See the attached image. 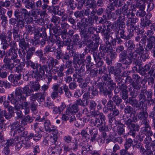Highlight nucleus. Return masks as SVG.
Instances as JSON below:
<instances>
[{"instance_id": "nucleus-60", "label": "nucleus", "mask_w": 155, "mask_h": 155, "mask_svg": "<svg viewBox=\"0 0 155 155\" xmlns=\"http://www.w3.org/2000/svg\"><path fill=\"white\" fill-rule=\"evenodd\" d=\"M106 106L109 108L110 111L113 110V109L116 107V106L114 104L113 101L111 100H109L107 102Z\"/></svg>"}, {"instance_id": "nucleus-5", "label": "nucleus", "mask_w": 155, "mask_h": 155, "mask_svg": "<svg viewBox=\"0 0 155 155\" xmlns=\"http://www.w3.org/2000/svg\"><path fill=\"white\" fill-rule=\"evenodd\" d=\"M26 66L27 67H31L34 70L32 75L35 78L40 79L45 74L44 69L43 68V65L41 64L35 63L31 60H28L26 61Z\"/></svg>"}, {"instance_id": "nucleus-35", "label": "nucleus", "mask_w": 155, "mask_h": 155, "mask_svg": "<svg viewBox=\"0 0 155 155\" xmlns=\"http://www.w3.org/2000/svg\"><path fill=\"white\" fill-rule=\"evenodd\" d=\"M100 52H99V56L102 58H105L106 54L107 53V50L106 49L104 45H102L99 48Z\"/></svg>"}, {"instance_id": "nucleus-3", "label": "nucleus", "mask_w": 155, "mask_h": 155, "mask_svg": "<svg viewBox=\"0 0 155 155\" xmlns=\"http://www.w3.org/2000/svg\"><path fill=\"white\" fill-rule=\"evenodd\" d=\"M27 14V9L25 8L16 9L14 13L15 18H12L10 19V24L12 25L16 24V26L22 29L25 27V24L23 16L25 17Z\"/></svg>"}, {"instance_id": "nucleus-32", "label": "nucleus", "mask_w": 155, "mask_h": 155, "mask_svg": "<svg viewBox=\"0 0 155 155\" xmlns=\"http://www.w3.org/2000/svg\"><path fill=\"white\" fill-rule=\"evenodd\" d=\"M30 87L33 90V92L37 91L40 88V85L38 82L37 81H30Z\"/></svg>"}, {"instance_id": "nucleus-57", "label": "nucleus", "mask_w": 155, "mask_h": 155, "mask_svg": "<svg viewBox=\"0 0 155 155\" xmlns=\"http://www.w3.org/2000/svg\"><path fill=\"white\" fill-rule=\"evenodd\" d=\"M128 90L121 91L120 92V95L122 99L124 100H126L128 99Z\"/></svg>"}, {"instance_id": "nucleus-19", "label": "nucleus", "mask_w": 155, "mask_h": 155, "mask_svg": "<svg viewBox=\"0 0 155 155\" xmlns=\"http://www.w3.org/2000/svg\"><path fill=\"white\" fill-rule=\"evenodd\" d=\"M11 3L9 0H6L5 2L0 1V16L5 15L6 13V10L4 7L8 8L11 5Z\"/></svg>"}, {"instance_id": "nucleus-2", "label": "nucleus", "mask_w": 155, "mask_h": 155, "mask_svg": "<svg viewBox=\"0 0 155 155\" xmlns=\"http://www.w3.org/2000/svg\"><path fill=\"white\" fill-rule=\"evenodd\" d=\"M23 94L21 87H18L15 89L14 94L12 93L8 96V99L14 105L15 110H19L21 107L23 109L28 107V103L25 101L26 98Z\"/></svg>"}, {"instance_id": "nucleus-1", "label": "nucleus", "mask_w": 155, "mask_h": 155, "mask_svg": "<svg viewBox=\"0 0 155 155\" xmlns=\"http://www.w3.org/2000/svg\"><path fill=\"white\" fill-rule=\"evenodd\" d=\"M10 45L11 48L7 51V56L10 57V58L6 57L4 58L3 61L5 64L3 66L7 69L12 71V69L20 63V60L17 58L18 48L16 42L14 41H12L10 42Z\"/></svg>"}, {"instance_id": "nucleus-41", "label": "nucleus", "mask_w": 155, "mask_h": 155, "mask_svg": "<svg viewBox=\"0 0 155 155\" xmlns=\"http://www.w3.org/2000/svg\"><path fill=\"white\" fill-rule=\"evenodd\" d=\"M140 131L142 133H146L147 135L152 136L153 135V133L151 130L150 126L144 127L141 128Z\"/></svg>"}, {"instance_id": "nucleus-14", "label": "nucleus", "mask_w": 155, "mask_h": 155, "mask_svg": "<svg viewBox=\"0 0 155 155\" xmlns=\"http://www.w3.org/2000/svg\"><path fill=\"white\" fill-rule=\"evenodd\" d=\"M148 71L147 74L150 76L152 75L155 72V65H153L151 67L150 65L147 64L142 68L139 71L140 74L142 76L147 75V72Z\"/></svg>"}, {"instance_id": "nucleus-9", "label": "nucleus", "mask_w": 155, "mask_h": 155, "mask_svg": "<svg viewBox=\"0 0 155 155\" xmlns=\"http://www.w3.org/2000/svg\"><path fill=\"white\" fill-rule=\"evenodd\" d=\"M80 34L82 39L84 41L88 40L90 39L88 34H93L95 28L91 26H88L86 25H84L81 28L79 29Z\"/></svg>"}, {"instance_id": "nucleus-23", "label": "nucleus", "mask_w": 155, "mask_h": 155, "mask_svg": "<svg viewBox=\"0 0 155 155\" xmlns=\"http://www.w3.org/2000/svg\"><path fill=\"white\" fill-rule=\"evenodd\" d=\"M140 111L138 114V118L140 120H142L147 119L148 114L147 111L146 109H144V107H142L139 108Z\"/></svg>"}, {"instance_id": "nucleus-59", "label": "nucleus", "mask_w": 155, "mask_h": 155, "mask_svg": "<svg viewBox=\"0 0 155 155\" xmlns=\"http://www.w3.org/2000/svg\"><path fill=\"white\" fill-rule=\"evenodd\" d=\"M82 65L79 69H76L75 70V72H77V73L84 74V72L85 70V64H81Z\"/></svg>"}, {"instance_id": "nucleus-38", "label": "nucleus", "mask_w": 155, "mask_h": 155, "mask_svg": "<svg viewBox=\"0 0 155 155\" xmlns=\"http://www.w3.org/2000/svg\"><path fill=\"white\" fill-rule=\"evenodd\" d=\"M54 43L51 41L49 42V44L46 46L44 49L45 53H48L49 52H53L55 49V48L53 46Z\"/></svg>"}, {"instance_id": "nucleus-61", "label": "nucleus", "mask_w": 155, "mask_h": 155, "mask_svg": "<svg viewBox=\"0 0 155 155\" xmlns=\"http://www.w3.org/2000/svg\"><path fill=\"white\" fill-rule=\"evenodd\" d=\"M108 71L110 73L116 75L117 74V70L115 68L114 66H110L108 67Z\"/></svg>"}, {"instance_id": "nucleus-52", "label": "nucleus", "mask_w": 155, "mask_h": 155, "mask_svg": "<svg viewBox=\"0 0 155 155\" xmlns=\"http://www.w3.org/2000/svg\"><path fill=\"white\" fill-rule=\"evenodd\" d=\"M86 54V53L80 54L79 61L78 62V64H84L85 61V56Z\"/></svg>"}, {"instance_id": "nucleus-11", "label": "nucleus", "mask_w": 155, "mask_h": 155, "mask_svg": "<svg viewBox=\"0 0 155 155\" xmlns=\"http://www.w3.org/2000/svg\"><path fill=\"white\" fill-rule=\"evenodd\" d=\"M80 42V39L78 34L74 35L72 37V40L68 37L67 40L65 41L64 44L67 45V49H74V46Z\"/></svg>"}, {"instance_id": "nucleus-31", "label": "nucleus", "mask_w": 155, "mask_h": 155, "mask_svg": "<svg viewBox=\"0 0 155 155\" xmlns=\"http://www.w3.org/2000/svg\"><path fill=\"white\" fill-rule=\"evenodd\" d=\"M23 91H22L23 93V95L25 94V97L26 98L27 97L31 95V94L33 93V90L31 89V88L29 87V86L28 85L25 86L22 89Z\"/></svg>"}, {"instance_id": "nucleus-24", "label": "nucleus", "mask_w": 155, "mask_h": 155, "mask_svg": "<svg viewBox=\"0 0 155 155\" xmlns=\"http://www.w3.org/2000/svg\"><path fill=\"white\" fill-rule=\"evenodd\" d=\"M116 125L117 126V132L119 135L123 134L125 132V124H124L121 123L120 121L118 120L116 122Z\"/></svg>"}, {"instance_id": "nucleus-17", "label": "nucleus", "mask_w": 155, "mask_h": 155, "mask_svg": "<svg viewBox=\"0 0 155 155\" xmlns=\"http://www.w3.org/2000/svg\"><path fill=\"white\" fill-rule=\"evenodd\" d=\"M130 2H127V4H125L122 8L123 15L127 16V18L130 17V15H132L133 10L135 9H132L133 7H130Z\"/></svg>"}, {"instance_id": "nucleus-12", "label": "nucleus", "mask_w": 155, "mask_h": 155, "mask_svg": "<svg viewBox=\"0 0 155 155\" xmlns=\"http://www.w3.org/2000/svg\"><path fill=\"white\" fill-rule=\"evenodd\" d=\"M130 93L131 97L129 98V104L134 108H140L141 104H143L144 103H141L140 101L139 102L135 98L138 95V92H137L134 91H131L130 90Z\"/></svg>"}, {"instance_id": "nucleus-26", "label": "nucleus", "mask_w": 155, "mask_h": 155, "mask_svg": "<svg viewBox=\"0 0 155 155\" xmlns=\"http://www.w3.org/2000/svg\"><path fill=\"white\" fill-rule=\"evenodd\" d=\"M21 1L26 8L32 9L35 8V3L31 1L30 0H21Z\"/></svg>"}, {"instance_id": "nucleus-48", "label": "nucleus", "mask_w": 155, "mask_h": 155, "mask_svg": "<svg viewBox=\"0 0 155 155\" xmlns=\"http://www.w3.org/2000/svg\"><path fill=\"white\" fill-rule=\"evenodd\" d=\"M106 30V27L105 25L99 26L95 28V31L97 33H101L103 34L105 32Z\"/></svg>"}, {"instance_id": "nucleus-54", "label": "nucleus", "mask_w": 155, "mask_h": 155, "mask_svg": "<svg viewBox=\"0 0 155 155\" xmlns=\"http://www.w3.org/2000/svg\"><path fill=\"white\" fill-rule=\"evenodd\" d=\"M60 38L58 37L56 38V39L55 40V42L58 44V46L59 48H60L61 47H63V46H67V45H65L64 44L65 41L67 40V38L63 39V41H61L59 40Z\"/></svg>"}, {"instance_id": "nucleus-25", "label": "nucleus", "mask_w": 155, "mask_h": 155, "mask_svg": "<svg viewBox=\"0 0 155 155\" xmlns=\"http://www.w3.org/2000/svg\"><path fill=\"white\" fill-rule=\"evenodd\" d=\"M29 43L25 41V39L22 38L19 41L18 45L19 47L21 49V51L22 52L25 53V50L30 46Z\"/></svg>"}, {"instance_id": "nucleus-53", "label": "nucleus", "mask_w": 155, "mask_h": 155, "mask_svg": "<svg viewBox=\"0 0 155 155\" xmlns=\"http://www.w3.org/2000/svg\"><path fill=\"white\" fill-rule=\"evenodd\" d=\"M144 0H135V2L136 3L135 5H131L130 7L132 8L133 7V8L132 9H135L136 8H138L139 7L140 5L143 4V2Z\"/></svg>"}, {"instance_id": "nucleus-36", "label": "nucleus", "mask_w": 155, "mask_h": 155, "mask_svg": "<svg viewBox=\"0 0 155 155\" xmlns=\"http://www.w3.org/2000/svg\"><path fill=\"white\" fill-rule=\"evenodd\" d=\"M132 87H129L128 89V91L130 92V90L131 91H134L137 92H138V91L139 90L141 87V85L138 82H134L131 85Z\"/></svg>"}, {"instance_id": "nucleus-39", "label": "nucleus", "mask_w": 155, "mask_h": 155, "mask_svg": "<svg viewBox=\"0 0 155 155\" xmlns=\"http://www.w3.org/2000/svg\"><path fill=\"white\" fill-rule=\"evenodd\" d=\"M94 126L97 127L99 129V130L101 131H104L107 129L105 124L103 122L102 123L100 120Z\"/></svg>"}, {"instance_id": "nucleus-42", "label": "nucleus", "mask_w": 155, "mask_h": 155, "mask_svg": "<svg viewBox=\"0 0 155 155\" xmlns=\"http://www.w3.org/2000/svg\"><path fill=\"white\" fill-rule=\"evenodd\" d=\"M20 138V137L19 140L17 141L14 144V149L17 151H18L20 150L22 144H25V141H24L23 140H21Z\"/></svg>"}, {"instance_id": "nucleus-43", "label": "nucleus", "mask_w": 155, "mask_h": 155, "mask_svg": "<svg viewBox=\"0 0 155 155\" xmlns=\"http://www.w3.org/2000/svg\"><path fill=\"white\" fill-rule=\"evenodd\" d=\"M25 64L23 63H21L19 65L15 67V72L18 73H22V71L25 69L24 68Z\"/></svg>"}, {"instance_id": "nucleus-29", "label": "nucleus", "mask_w": 155, "mask_h": 155, "mask_svg": "<svg viewBox=\"0 0 155 155\" xmlns=\"http://www.w3.org/2000/svg\"><path fill=\"white\" fill-rule=\"evenodd\" d=\"M35 8L32 9L29 11V12L27 10L28 14L26 15V16L25 17V18H26L27 16L31 15L33 17H37L40 14V9L39 8L35 9Z\"/></svg>"}, {"instance_id": "nucleus-4", "label": "nucleus", "mask_w": 155, "mask_h": 155, "mask_svg": "<svg viewBox=\"0 0 155 155\" xmlns=\"http://www.w3.org/2000/svg\"><path fill=\"white\" fill-rule=\"evenodd\" d=\"M138 119L137 115L135 114H133L132 119L128 117L123 118L125 124L127 126V129L130 130L128 134L133 138H135L137 132L139 130L140 127L139 125L133 123L137 122Z\"/></svg>"}, {"instance_id": "nucleus-44", "label": "nucleus", "mask_w": 155, "mask_h": 155, "mask_svg": "<svg viewBox=\"0 0 155 155\" xmlns=\"http://www.w3.org/2000/svg\"><path fill=\"white\" fill-rule=\"evenodd\" d=\"M133 141L131 138H128L126 139V141L124 144L125 149H128L133 145Z\"/></svg>"}, {"instance_id": "nucleus-62", "label": "nucleus", "mask_w": 155, "mask_h": 155, "mask_svg": "<svg viewBox=\"0 0 155 155\" xmlns=\"http://www.w3.org/2000/svg\"><path fill=\"white\" fill-rule=\"evenodd\" d=\"M21 125L20 121L15 122L11 125V129L12 130H16Z\"/></svg>"}, {"instance_id": "nucleus-21", "label": "nucleus", "mask_w": 155, "mask_h": 155, "mask_svg": "<svg viewBox=\"0 0 155 155\" xmlns=\"http://www.w3.org/2000/svg\"><path fill=\"white\" fill-rule=\"evenodd\" d=\"M94 20L91 17L89 16L85 19V22L82 23L80 22L77 23V25L78 28H81L84 25H86L88 26H91L94 22Z\"/></svg>"}, {"instance_id": "nucleus-40", "label": "nucleus", "mask_w": 155, "mask_h": 155, "mask_svg": "<svg viewBox=\"0 0 155 155\" xmlns=\"http://www.w3.org/2000/svg\"><path fill=\"white\" fill-rule=\"evenodd\" d=\"M110 3L115 5L116 8L121 7L124 4L123 0H109Z\"/></svg>"}, {"instance_id": "nucleus-56", "label": "nucleus", "mask_w": 155, "mask_h": 155, "mask_svg": "<svg viewBox=\"0 0 155 155\" xmlns=\"http://www.w3.org/2000/svg\"><path fill=\"white\" fill-rule=\"evenodd\" d=\"M133 108L130 106H126L124 109V111L125 113L127 114H131L132 115V112L133 110Z\"/></svg>"}, {"instance_id": "nucleus-6", "label": "nucleus", "mask_w": 155, "mask_h": 155, "mask_svg": "<svg viewBox=\"0 0 155 155\" xmlns=\"http://www.w3.org/2000/svg\"><path fill=\"white\" fill-rule=\"evenodd\" d=\"M138 55L135 51H129L128 55L127 51H124L119 55V61L125 65H129L132 62V59L136 60Z\"/></svg>"}, {"instance_id": "nucleus-20", "label": "nucleus", "mask_w": 155, "mask_h": 155, "mask_svg": "<svg viewBox=\"0 0 155 155\" xmlns=\"http://www.w3.org/2000/svg\"><path fill=\"white\" fill-rule=\"evenodd\" d=\"M79 110V108L75 103L73 104L69 107H68L66 111L67 115H71L72 114H74L78 112Z\"/></svg>"}, {"instance_id": "nucleus-33", "label": "nucleus", "mask_w": 155, "mask_h": 155, "mask_svg": "<svg viewBox=\"0 0 155 155\" xmlns=\"http://www.w3.org/2000/svg\"><path fill=\"white\" fill-rule=\"evenodd\" d=\"M130 31L129 34L127 35L124 30H122L120 32V38L126 41L128 40L133 36V34Z\"/></svg>"}, {"instance_id": "nucleus-28", "label": "nucleus", "mask_w": 155, "mask_h": 155, "mask_svg": "<svg viewBox=\"0 0 155 155\" xmlns=\"http://www.w3.org/2000/svg\"><path fill=\"white\" fill-rule=\"evenodd\" d=\"M128 20L127 21L126 25L128 26H130V28L132 29L134 28V30L135 29L134 24L138 21V19L137 18H133L129 17Z\"/></svg>"}, {"instance_id": "nucleus-8", "label": "nucleus", "mask_w": 155, "mask_h": 155, "mask_svg": "<svg viewBox=\"0 0 155 155\" xmlns=\"http://www.w3.org/2000/svg\"><path fill=\"white\" fill-rule=\"evenodd\" d=\"M115 84L113 82V80H109L107 81L105 84L104 83H101L98 85V87L100 90V92L104 95H108L109 98H111V94L112 91L114 89Z\"/></svg>"}, {"instance_id": "nucleus-34", "label": "nucleus", "mask_w": 155, "mask_h": 155, "mask_svg": "<svg viewBox=\"0 0 155 155\" xmlns=\"http://www.w3.org/2000/svg\"><path fill=\"white\" fill-rule=\"evenodd\" d=\"M51 21L56 27H59L58 25L61 24V19L60 17L53 15L51 18Z\"/></svg>"}, {"instance_id": "nucleus-51", "label": "nucleus", "mask_w": 155, "mask_h": 155, "mask_svg": "<svg viewBox=\"0 0 155 155\" xmlns=\"http://www.w3.org/2000/svg\"><path fill=\"white\" fill-rule=\"evenodd\" d=\"M84 10L81 11H77L74 13V15L76 18H82L84 17Z\"/></svg>"}, {"instance_id": "nucleus-47", "label": "nucleus", "mask_w": 155, "mask_h": 155, "mask_svg": "<svg viewBox=\"0 0 155 155\" xmlns=\"http://www.w3.org/2000/svg\"><path fill=\"white\" fill-rule=\"evenodd\" d=\"M84 2L85 5L88 7L94 8L96 7L95 4L92 0H85Z\"/></svg>"}, {"instance_id": "nucleus-37", "label": "nucleus", "mask_w": 155, "mask_h": 155, "mask_svg": "<svg viewBox=\"0 0 155 155\" xmlns=\"http://www.w3.org/2000/svg\"><path fill=\"white\" fill-rule=\"evenodd\" d=\"M20 137L18 136H16L14 137H13L12 139L10 140H7L6 143L5 144V146H6L9 147V146H11L13 144H15L17 141L19 140Z\"/></svg>"}, {"instance_id": "nucleus-15", "label": "nucleus", "mask_w": 155, "mask_h": 155, "mask_svg": "<svg viewBox=\"0 0 155 155\" xmlns=\"http://www.w3.org/2000/svg\"><path fill=\"white\" fill-rule=\"evenodd\" d=\"M59 86V84H56L52 87L53 91L51 94V97L53 99H55L58 97L59 93L61 94L63 93L62 87H60Z\"/></svg>"}, {"instance_id": "nucleus-63", "label": "nucleus", "mask_w": 155, "mask_h": 155, "mask_svg": "<svg viewBox=\"0 0 155 155\" xmlns=\"http://www.w3.org/2000/svg\"><path fill=\"white\" fill-rule=\"evenodd\" d=\"M91 57L90 55H88L86 58H85V62L87 63L86 66L87 70H88V69L90 68V67L92 66V65H91L90 66H89L91 64Z\"/></svg>"}, {"instance_id": "nucleus-22", "label": "nucleus", "mask_w": 155, "mask_h": 155, "mask_svg": "<svg viewBox=\"0 0 155 155\" xmlns=\"http://www.w3.org/2000/svg\"><path fill=\"white\" fill-rule=\"evenodd\" d=\"M84 41L86 42L87 45L91 51H95L98 47L99 44L97 42L94 43L90 39H88V40Z\"/></svg>"}, {"instance_id": "nucleus-7", "label": "nucleus", "mask_w": 155, "mask_h": 155, "mask_svg": "<svg viewBox=\"0 0 155 155\" xmlns=\"http://www.w3.org/2000/svg\"><path fill=\"white\" fill-rule=\"evenodd\" d=\"M150 27V29L147 30L146 33L148 37L146 46L147 51L151 50L153 46L155 45V24H152Z\"/></svg>"}, {"instance_id": "nucleus-58", "label": "nucleus", "mask_w": 155, "mask_h": 155, "mask_svg": "<svg viewBox=\"0 0 155 155\" xmlns=\"http://www.w3.org/2000/svg\"><path fill=\"white\" fill-rule=\"evenodd\" d=\"M34 54L36 55L41 60H45V58H43L42 57L43 56V51L42 50H37L34 53Z\"/></svg>"}, {"instance_id": "nucleus-49", "label": "nucleus", "mask_w": 155, "mask_h": 155, "mask_svg": "<svg viewBox=\"0 0 155 155\" xmlns=\"http://www.w3.org/2000/svg\"><path fill=\"white\" fill-rule=\"evenodd\" d=\"M112 101L115 104L118 106L122 102V100L120 97H119L118 95H114L112 98Z\"/></svg>"}, {"instance_id": "nucleus-16", "label": "nucleus", "mask_w": 155, "mask_h": 155, "mask_svg": "<svg viewBox=\"0 0 155 155\" xmlns=\"http://www.w3.org/2000/svg\"><path fill=\"white\" fill-rule=\"evenodd\" d=\"M22 73H18L15 74L14 75L11 74L8 77V79L9 81L15 85H17L18 84V81L20 80L22 76H23Z\"/></svg>"}, {"instance_id": "nucleus-46", "label": "nucleus", "mask_w": 155, "mask_h": 155, "mask_svg": "<svg viewBox=\"0 0 155 155\" xmlns=\"http://www.w3.org/2000/svg\"><path fill=\"white\" fill-rule=\"evenodd\" d=\"M25 30L27 34H32L33 31L35 29V27L32 26L30 24H27L25 26Z\"/></svg>"}, {"instance_id": "nucleus-10", "label": "nucleus", "mask_w": 155, "mask_h": 155, "mask_svg": "<svg viewBox=\"0 0 155 155\" xmlns=\"http://www.w3.org/2000/svg\"><path fill=\"white\" fill-rule=\"evenodd\" d=\"M153 92L151 89L147 90L145 87H142L140 91L139 94L138 95L139 101L140 103H144L147 100L146 97L148 99L152 97Z\"/></svg>"}, {"instance_id": "nucleus-55", "label": "nucleus", "mask_w": 155, "mask_h": 155, "mask_svg": "<svg viewBox=\"0 0 155 155\" xmlns=\"http://www.w3.org/2000/svg\"><path fill=\"white\" fill-rule=\"evenodd\" d=\"M44 125L45 130L47 131L50 132L51 129V124L50 121L48 120H45L44 123Z\"/></svg>"}, {"instance_id": "nucleus-50", "label": "nucleus", "mask_w": 155, "mask_h": 155, "mask_svg": "<svg viewBox=\"0 0 155 155\" xmlns=\"http://www.w3.org/2000/svg\"><path fill=\"white\" fill-rule=\"evenodd\" d=\"M139 47L136 48L135 51L138 55H141L144 53V45L143 44L139 43Z\"/></svg>"}, {"instance_id": "nucleus-18", "label": "nucleus", "mask_w": 155, "mask_h": 155, "mask_svg": "<svg viewBox=\"0 0 155 155\" xmlns=\"http://www.w3.org/2000/svg\"><path fill=\"white\" fill-rule=\"evenodd\" d=\"M42 135L40 133V132H38L36 133L35 130L32 133H30L29 134L26 136L25 138V141H28L33 138L34 140H39Z\"/></svg>"}, {"instance_id": "nucleus-27", "label": "nucleus", "mask_w": 155, "mask_h": 155, "mask_svg": "<svg viewBox=\"0 0 155 155\" xmlns=\"http://www.w3.org/2000/svg\"><path fill=\"white\" fill-rule=\"evenodd\" d=\"M33 119H32V117L29 115H27L25 116L21 119V124L23 126L27 125L28 123L30 124L32 122Z\"/></svg>"}, {"instance_id": "nucleus-13", "label": "nucleus", "mask_w": 155, "mask_h": 155, "mask_svg": "<svg viewBox=\"0 0 155 155\" xmlns=\"http://www.w3.org/2000/svg\"><path fill=\"white\" fill-rule=\"evenodd\" d=\"M58 61L57 59H54L52 57H49L48 61L46 62L47 65H43V67L44 69L45 72L48 74L51 73V70L52 68L51 67H54L58 64Z\"/></svg>"}, {"instance_id": "nucleus-64", "label": "nucleus", "mask_w": 155, "mask_h": 155, "mask_svg": "<svg viewBox=\"0 0 155 155\" xmlns=\"http://www.w3.org/2000/svg\"><path fill=\"white\" fill-rule=\"evenodd\" d=\"M84 100H82L81 98H79L76 101L75 104L78 106H80L84 107H86V105L84 103Z\"/></svg>"}, {"instance_id": "nucleus-30", "label": "nucleus", "mask_w": 155, "mask_h": 155, "mask_svg": "<svg viewBox=\"0 0 155 155\" xmlns=\"http://www.w3.org/2000/svg\"><path fill=\"white\" fill-rule=\"evenodd\" d=\"M84 74H81L75 72L73 75V78L74 81H76L78 83L82 82L84 80Z\"/></svg>"}, {"instance_id": "nucleus-45", "label": "nucleus", "mask_w": 155, "mask_h": 155, "mask_svg": "<svg viewBox=\"0 0 155 155\" xmlns=\"http://www.w3.org/2000/svg\"><path fill=\"white\" fill-rule=\"evenodd\" d=\"M68 50H69L68 53L66 52L64 54H63V56L62 59L64 61V60H67L70 59V57H71V53H73V49H67Z\"/></svg>"}]
</instances>
